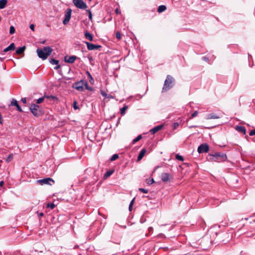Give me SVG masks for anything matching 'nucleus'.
<instances>
[{
    "label": "nucleus",
    "mask_w": 255,
    "mask_h": 255,
    "mask_svg": "<svg viewBox=\"0 0 255 255\" xmlns=\"http://www.w3.org/2000/svg\"><path fill=\"white\" fill-rule=\"evenodd\" d=\"M175 80L171 75H167L164 81L162 92H165L172 88L174 84Z\"/></svg>",
    "instance_id": "1"
},
{
    "label": "nucleus",
    "mask_w": 255,
    "mask_h": 255,
    "mask_svg": "<svg viewBox=\"0 0 255 255\" xmlns=\"http://www.w3.org/2000/svg\"><path fill=\"white\" fill-rule=\"evenodd\" d=\"M209 156L212 157L210 158V159L215 162L224 161H225L227 158L226 154L220 152H215L213 154H210Z\"/></svg>",
    "instance_id": "2"
},
{
    "label": "nucleus",
    "mask_w": 255,
    "mask_h": 255,
    "mask_svg": "<svg viewBox=\"0 0 255 255\" xmlns=\"http://www.w3.org/2000/svg\"><path fill=\"white\" fill-rule=\"evenodd\" d=\"M36 53L39 58L45 60L48 57V46H45L43 48H37Z\"/></svg>",
    "instance_id": "3"
},
{
    "label": "nucleus",
    "mask_w": 255,
    "mask_h": 255,
    "mask_svg": "<svg viewBox=\"0 0 255 255\" xmlns=\"http://www.w3.org/2000/svg\"><path fill=\"white\" fill-rule=\"evenodd\" d=\"M73 2L77 8L85 9L87 7L86 3L82 0H73Z\"/></svg>",
    "instance_id": "4"
},
{
    "label": "nucleus",
    "mask_w": 255,
    "mask_h": 255,
    "mask_svg": "<svg viewBox=\"0 0 255 255\" xmlns=\"http://www.w3.org/2000/svg\"><path fill=\"white\" fill-rule=\"evenodd\" d=\"M84 81L81 80L80 81L75 83L73 85V87L77 90L82 92L84 90Z\"/></svg>",
    "instance_id": "5"
},
{
    "label": "nucleus",
    "mask_w": 255,
    "mask_h": 255,
    "mask_svg": "<svg viewBox=\"0 0 255 255\" xmlns=\"http://www.w3.org/2000/svg\"><path fill=\"white\" fill-rule=\"evenodd\" d=\"M209 150V147L206 143L201 144L198 147L197 151L199 153H207Z\"/></svg>",
    "instance_id": "6"
},
{
    "label": "nucleus",
    "mask_w": 255,
    "mask_h": 255,
    "mask_svg": "<svg viewBox=\"0 0 255 255\" xmlns=\"http://www.w3.org/2000/svg\"><path fill=\"white\" fill-rule=\"evenodd\" d=\"M72 10L70 8L67 9L65 13V18L63 20V23L66 25L69 21L71 16Z\"/></svg>",
    "instance_id": "7"
},
{
    "label": "nucleus",
    "mask_w": 255,
    "mask_h": 255,
    "mask_svg": "<svg viewBox=\"0 0 255 255\" xmlns=\"http://www.w3.org/2000/svg\"><path fill=\"white\" fill-rule=\"evenodd\" d=\"M39 108V106L35 104H32L30 106V110L33 115L35 116H38L39 115L38 112V109Z\"/></svg>",
    "instance_id": "8"
},
{
    "label": "nucleus",
    "mask_w": 255,
    "mask_h": 255,
    "mask_svg": "<svg viewBox=\"0 0 255 255\" xmlns=\"http://www.w3.org/2000/svg\"><path fill=\"white\" fill-rule=\"evenodd\" d=\"M85 43L87 45V49L89 50H93L95 49H98L99 48L101 47V45H95L94 44L88 42H85Z\"/></svg>",
    "instance_id": "9"
},
{
    "label": "nucleus",
    "mask_w": 255,
    "mask_h": 255,
    "mask_svg": "<svg viewBox=\"0 0 255 255\" xmlns=\"http://www.w3.org/2000/svg\"><path fill=\"white\" fill-rule=\"evenodd\" d=\"M49 62L51 65H55L53 67L55 70H57L58 71L60 69L61 66L59 64V60L54 59H51Z\"/></svg>",
    "instance_id": "10"
},
{
    "label": "nucleus",
    "mask_w": 255,
    "mask_h": 255,
    "mask_svg": "<svg viewBox=\"0 0 255 255\" xmlns=\"http://www.w3.org/2000/svg\"><path fill=\"white\" fill-rule=\"evenodd\" d=\"M171 176L169 173H163L161 175V179L163 182H166L170 180Z\"/></svg>",
    "instance_id": "11"
},
{
    "label": "nucleus",
    "mask_w": 255,
    "mask_h": 255,
    "mask_svg": "<svg viewBox=\"0 0 255 255\" xmlns=\"http://www.w3.org/2000/svg\"><path fill=\"white\" fill-rule=\"evenodd\" d=\"M77 58L76 56H66L64 58V60L66 62L68 63H73L75 62Z\"/></svg>",
    "instance_id": "12"
},
{
    "label": "nucleus",
    "mask_w": 255,
    "mask_h": 255,
    "mask_svg": "<svg viewBox=\"0 0 255 255\" xmlns=\"http://www.w3.org/2000/svg\"><path fill=\"white\" fill-rule=\"evenodd\" d=\"M10 106H15L16 108L17 111H18L19 112H22V110L21 108L19 106V105L18 104L17 101L15 99H12V100L11 102V103H10Z\"/></svg>",
    "instance_id": "13"
},
{
    "label": "nucleus",
    "mask_w": 255,
    "mask_h": 255,
    "mask_svg": "<svg viewBox=\"0 0 255 255\" xmlns=\"http://www.w3.org/2000/svg\"><path fill=\"white\" fill-rule=\"evenodd\" d=\"M163 128V125H160L156 126L150 130V132L151 134H154L159 130H161Z\"/></svg>",
    "instance_id": "14"
},
{
    "label": "nucleus",
    "mask_w": 255,
    "mask_h": 255,
    "mask_svg": "<svg viewBox=\"0 0 255 255\" xmlns=\"http://www.w3.org/2000/svg\"><path fill=\"white\" fill-rule=\"evenodd\" d=\"M59 100L56 96H49V104H57Z\"/></svg>",
    "instance_id": "15"
},
{
    "label": "nucleus",
    "mask_w": 255,
    "mask_h": 255,
    "mask_svg": "<svg viewBox=\"0 0 255 255\" xmlns=\"http://www.w3.org/2000/svg\"><path fill=\"white\" fill-rule=\"evenodd\" d=\"M220 116L215 113H211L207 115V119H219Z\"/></svg>",
    "instance_id": "16"
},
{
    "label": "nucleus",
    "mask_w": 255,
    "mask_h": 255,
    "mask_svg": "<svg viewBox=\"0 0 255 255\" xmlns=\"http://www.w3.org/2000/svg\"><path fill=\"white\" fill-rule=\"evenodd\" d=\"M15 48V46L14 43H11L8 47L4 49L3 52H6L8 51L14 50Z\"/></svg>",
    "instance_id": "17"
},
{
    "label": "nucleus",
    "mask_w": 255,
    "mask_h": 255,
    "mask_svg": "<svg viewBox=\"0 0 255 255\" xmlns=\"http://www.w3.org/2000/svg\"><path fill=\"white\" fill-rule=\"evenodd\" d=\"M236 129L241 133H243L244 134H245L246 133V129L243 126H237L236 128Z\"/></svg>",
    "instance_id": "18"
},
{
    "label": "nucleus",
    "mask_w": 255,
    "mask_h": 255,
    "mask_svg": "<svg viewBox=\"0 0 255 255\" xmlns=\"http://www.w3.org/2000/svg\"><path fill=\"white\" fill-rule=\"evenodd\" d=\"M145 152H146V149L145 148H143L141 150V151H140V152L138 155V157H137L138 161H140L143 158Z\"/></svg>",
    "instance_id": "19"
},
{
    "label": "nucleus",
    "mask_w": 255,
    "mask_h": 255,
    "mask_svg": "<svg viewBox=\"0 0 255 255\" xmlns=\"http://www.w3.org/2000/svg\"><path fill=\"white\" fill-rule=\"evenodd\" d=\"M25 46H22V47H19L18 48H17L15 51V53L16 54H18V55H20V54H22L24 50H25Z\"/></svg>",
    "instance_id": "20"
},
{
    "label": "nucleus",
    "mask_w": 255,
    "mask_h": 255,
    "mask_svg": "<svg viewBox=\"0 0 255 255\" xmlns=\"http://www.w3.org/2000/svg\"><path fill=\"white\" fill-rule=\"evenodd\" d=\"M85 36L86 39L89 40L90 41L93 40V35L87 30L85 32Z\"/></svg>",
    "instance_id": "21"
},
{
    "label": "nucleus",
    "mask_w": 255,
    "mask_h": 255,
    "mask_svg": "<svg viewBox=\"0 0 255 255\" xmlns=\"http://www.w3.org/2000/svg\"><path fill=\"white\" fill-rule=\"evenodd\" d=\"M36 182L41 185L44 184H48V178H45L43 179L37 180Z\"/></svg>",
    "instance_id": "22"
},
{
    "label": "nucleus",
    "mask_w": 255,
    "mask_h": 255,
    "mask_svg": "<svg viewBox=\"0 0 255 255\" xmlns=\"http://www.w3.org/2000/svg\"><path fill=\"white\" fill-rule=\"evenodd\" d=\"M7 2V0H0V9L4 8L5 7Z\"/></svg>",
    "instance_id": "23"
},
{
    "label": "nucleus",
    "mask_w": 255,
    "mask_h": 255,
    "mask_svg": "<svg viewBox=\"0 0 255 255\" xmlns=\"http://www.w3.org/2000/svg\"><path fill=\"white\" fill-rule=\"evenodd\" d=\"M166 9V6L164 5H161L158 6L157 9V11L159 13H161L162 12H163Z\"/></svg>",
    "instance_id": "24"
},
{
    "label": "nucleus",
    "mask_w": 255,
    "mask_h": 255,
    "mask_svg": "<svg viewBox=\"0 0 255 255\" xmlns=\"http://www.w3.org/2000/svg\"><path fill=\"white\" fill-rule=\"evenodd\" d=\"M114 171L113 170H110L107 171L104 174V178L105 179L107 178V177L111 176L114 173Z\"/></svg>",
    "instance_id": "25"
},
{
    "label": "nucleus",
    "mask_w": 255,
    "mask_h": 255,
    "mask_svg": "<svg viewBox=\"0 0 255 255\" xmlns=\"http://www.w3.org/2000/svg\"><path fill=\"white\" fill-rule=\"evenodd\" d=\"M44 98H48V96L45 94L44 97H41V98L37 99L36 102V104H40V103H42L44 100Z\"/></svg>",
    "instance_id": "26"
},
{
    "label": "nucleus",
    "mask_w": 255,
    "mask_h": 255,
    "mask_svg": "<svg viewBox=\"0 0 255 255\" xmlns=\"http://www.w3.org/2000/svg\"><path fill=\"white\" fill-rule=\"evenodd\" d=\"M142 138L141 135H138L136 138L133 139L132 141V144H135L136 142L138 141L139 140H140Z\"/></svg>",
    "instance_id": "27"
},
{
    "label": "nucleus",
    "mask_w": 255,
    "mask_h": 255,
    "mask_svg": "<svg viewBox=\"0 0 255 255\" xmlns=\"http://www.w3.org/2000/svg\"><path fill=\"white\" fill-rule=\"evenodd\" d=\"M86 74L88 75V79H89V81L91 83L92 82V81L94 82V79L92 77V76L91 74H90V73L88 71H86Z\"/></svg>",
    "instance_id": "28"
},
{
    "label": "nucleus",
    "mask_w": 255,
    "mask_h": 255,
    "mask_svg": "<svg viewBox=\"0 0 255 255\" xmlns=\"http://www.w3.org/2000/svg\"><path fill=\"white\" fill-rule=\"evenodd\" d=\"M128 107L125 106L122 108L121 109V114L122 115H124L125 114L126 111L127 110Z\"/></svg>",
    "instance_id": "29"
},
{
    "label": "nucleus",
    "mask_w": 255,
    "mask_h": 255,
    "mask_svg": "<svg viewBox=\"0 0 255 255\" xmlns=\"http://www.w3.org/2000/svg\"><path fill=\"white\" fill-rule=\"evenodd\" d=\"M175 158L176 159L178 160H180V161H184V158L181 155H180L179 154H176L175 155Z\"/></svg>",
    "instance_id": "30"
},
{
    "label": "nucleus",
    "mask_w": 255,
    "mask_h": 255,
    "mask_svg": "<svg viewBox=\"0 0 255 255\" xmlns=\"http://www.w3.org/2000/svg\"><path fill=\"white\" fill-rule=\"evenodd\" d=\"M84 86L85 87V88L87 89V90H88L89 91H92V87H90L89 86L87 82L86 81H84Z\"/></svg>",
    "instance_id": "31"
},
{
    "label": "nucleus",
    "mask_w": 255,
    "mask_h": 255,
    "mask_svg": "<svg viewBox=\"0 0 255 255\" xmlns=\"http://www.w3.org/2000/svg\"><path fill=\"white\" fill-rule=\"evenodd\" d=\"M154 182V181L152 178H149L146 180V183L148 185H151Z\"/></svg>",
    "instance_id": "32"
},
{
    "label": "nucleus",
    "mask_w": 255,
    "mask_h": 255,
    "mask_svg": "<svg viewBox=\"0 0 255 255\" xmlns=\"http://www.w3.org/2000/svg\"><path fill=\"white\" fill-rule=\"evenodd\" d=\"M119 158V155L117 154H114L111 158L110 160L111 161H114L117 159Z\"/></svg>",
    "instance_id": "33"
},
{
    "label": "nucleus",
    "mask_w": 255,
    "mask_h": 255,
    "mask_svg": "<svg viewBox=\"0 0 255 255\" xmlns=\"http://www.w3.org/2000/svg\"><path fill=\"white\" fill-rule=\"evenodd\" d=\"M15 32V28L13 26H11L9 28V33L11 34Z\"/></svg>",
    "instance_id": "34"
},
{
    "label": "nucleus",
    "mask_w": 255,
    "mask_h": 255,
    "mask_svg": "<svg viewBox=\"0 0 255 255\" xmlns=\"http://www.w3.org/2000/svg\"><path fill=\"white\" fill-rule=\"evenodd\" d=\"M116 36L117 38L120 40L121 39V33L119 31H117L116 33Z\"/></svg>",
    "instance_id": "35"
},
{
    "label": "nucleus",
    "mask_w": 255,
    "mask_h": 255,
    "mask_svg": "<svg viewBox=\"0 0 255 255\" xmlns=\"http://www.w3.org/2000/svg\"><path fill=\"white\" fill-rule=\"evenodd\" d=\"M87 12L88 13L89 18L90 20H92V14L90 10H87Z\"/></svg>",
    "instance_id": "36"
},
{
    "label": "nucleus",
    "mask_w": 255,
    "mask_h": 255,
    "mask_svg": "<svg viewBox=\"0 0 255 255\" xmlns=\"http://www.w3.org/2000/svg\"><path fill=\"white\" fill-rule=\"evenodd\" d=\"M139 191H140L141 192H142L144 193H147L148 192L147 189L141 188H139Z\"/></svg>",
    "instance_id": "37"
},
{
    "label": "nucleus",
    "mask_w": 255,
    "mask_h": 255,
    "mask_svg": "<svg viewBox=\"0 0 255 255\" xmlns=\"http://www.w3.org/2000/svg\"><path fill=\"white\" fill-rule=\"evenodd\" d=\"M73 108L75 110H77L79 109V107L77 105V103L76 101H74L73 103Z\"/></svg>",
    "instance_id": "38"
},
{
    "label": "nucleus",
    "mask_w": 255,
    "mask_h": 255,
    "mask_svg": "<svg viewBox=\"0 0 255 255\" xmlns=\"http://www.w3.org/2000/svg\"><path fill=\"white\" fill-rule=\"evenodd\" d=\"M197 115H198V111H196L191 115V117L190 119H192V118H193L196 117L197 116Z\"/></svg>",
    "instance_id": "39"
},
{
    "label": "nucleus",
    "mask_w": 255,
    "mask_h": 255,
    "mask_svg": "<svg viewBox=\"0 0 255 255\" xmlns=\"http://www.w3.org/2000/svg\"><path fill=\"white\" fill-rule=\"evenodd\" d=\"M179 126V123L176 122L173 124L172 127H173V129H176L177 127H178Z\"/></svg>",
    "instance_id": "40"
},
{
    "label": "nucleus",
    "mask_w": 255,
    "mask_h": 255,
    "mask_svg": "<svg viewBox=\"0 0 255 255\" xmlns=\"http://www.w3.org/2000/svg\"><path fill=\"white\" fill-rule=\"evenodd\" d=\"M249 135L250 136H253L255 135V129L252 130L250 131Z\"/></svg>",
    "instance_id": "41"
},
{
    "label": "nucleus",
    "mask_w": 255,
    "mask_h": 255,
    "mask_svg": "<svg viewBox=\"0 0 255 255\" xmlns=\"http://www.w3.org/2000/svg\"><path fill=\"white\" fill-rule=\"evenodd\" d=\"M55 207V205L54 203H49V208H50L51 209H54Z\"/></svg>",
    "instance_id": "42"
},
{
    "label": "nucleus",
    "mask_w": 255,
    "mask_h": 255,
    "mask_svg": "<svg viewBox=\"0 0 255 255\" xmlns=\"http://www.w3.org/2000/svg\"><path fill=\"white\" fill-rule=\"evenodd\" d=\"M12 158V156L11 155H9L8 156V157H7V159H6V161L7 162H9Z\"/></svg>",
    "instance_id": "43"
},
{
    "label": "nucleus",
    "mask_w": 255,
    "mask_h": 255,
    "mask_svg": "<svg viewBox=\"0 0 255 255\" xmlns=\"http://www.w3.org/2000/svg\"><path fill=\"white\" fill-rule=\"evenodd\" d=\"M34 26H34V25L33 24H31L30 25V26H29V27H30V28L32 30L34 31Z\"/></svg>",
    "instance_id": "44"
},
{
    "label": "nucleus",
    "mask_w": 255,
    "mask_h": 255,
    "mask_svg": "<svg viewBox=\"0 0 255 255\" xmlns=\"http://www.w3.org/2000/svg\"><path fill=\"white\" fill-rule=\"evenodd\" d=\"M21 101L24 104H25L26 103V98H21Z\"/></svg>",
    "instance_id": "45"
},
{
    "label": "nucleus",
    "mask_w": 255,
    "mask_h": 255,
    "mask_svg": "<svg viewBox=\"0 0 255 255\" xmlns=\"http://www.w3.org/2000/svg\"><path fill=\"white\" fill-rule=\"evenodd\" d=\"M153 231V229L152 227H150L148 228L149 234L152 233Z\"/></svg>",
    "instance_id": "46"
},
{
    "label": "nucleus",
    "mask_w": 255,
    "mask_h": 255,
    "mask_svg": "<svg viewBox=\"0 0 255 255\" xmlns=\"http://www.w3.org/2000/svg\"><path fill=\"white\" fill-rule=\"evenodd\" d=\"M50 182H52L53 183H54V181L51 178L49 177V185H51V183Z\"/></svg>",
    "instance_id": "47"
},
{
    "label": "nucleus",
    "mask_w": 255,
    "mask_h": 255,
    "mask_svg": "<svg viewBox=\"0 0 255 255\" xmlns=\"http://www.w3.org/2000/svg\"><path fill=\"white\" fill-rule=\"evenodd\" d=\"M0 124H2V116L0 113Z\"/></svg>",
    "instance_id": "48"
},
{
    "label": "nucleus",
    "mask_w": 255,
    "mask_h": 255,
    "mask_svg": "<svg viewBox=\"0 0 255 255\" xmlns=\"http://www.w3.org/2000/svg\"><path fill=\"white\" fill-rule=\"evenodd\" d=\"M52 51V49L50 47H49V55H50L51 54Z\"/></svg>",
    "instance_id": "49"
},
{
    "label": "nucleus",
    "mask_w": 255,
    "mask_h": 255,
    "mask_svg": "<svg viewBox=\"0 0 255 255\" xmlns=\"http://www.w3.org/2000/svg\"><path fill=\"white\" fill-rule=\"evenodd\" d=\"M134 198H133V199L131 201V202H130V204H129V205H130V206H132V205H133V203H134Z\"/></svg>",
    "instance_id": "50"
},
{
    "label": "nucleus",
    "mask_w": 255,
    "mask_h": 255,
    "mask_svg": "<svg viewBox=\"0 0 255 255\" xmlns=\"http://www.w3.org/2000/svg\"><path fill=\"white\" fill-rule=\"evenodd\" d=\"M132 206H130V205H129L128 209H129V211H131L132 210Z\"/></svg>",
    "instance_id": "51"
},
{
    "label": "nucleus",
    "mask_w": 255,
    "mask_h": 255,
    "mask_svg": "<svg viewBox=\"0 0 255 255\" xmlns=\"http://www.w3.org/2000/svg\"><path fill=\"white\" fill-rule=\"evenodd\" d=\"M46 40H40L39 43L41 44H44Z\"/></svg>",
    "instance_id": "52"
},
{
    "label": "nucleus",
    "mask_w": 255,
    "mask_h": 255,
    "mask_svg": "<svg viewBox=\"0 0 255 255\" xmlns=\"http://www.w3.org/2000/svg\"><path fill=\"white\" fill-rule=\"evenodd\" d=\"M3 184H4L3 181H1L0 182V187H2V186H3Z\"/></svg>",
    "instance_id": "53"
},
{
    "label": "nucleus",
    "mask_w": 255,
    "mask_h": 255,
    "mask_svg": "<svg viewBox=\"0 0 255 255\" xmlns=\"http://www.w3.org/2000/svg\"><path fill=\"white\" fill-rule=\"evenodd\" d=\"M44 207H45L46 208H48V203H44Z\"/></svg>",
    "instance_id": "54"
},
{
    "label": "nucleus",
    "mask_w": 255,
    "mask_h": 255,
    "mask_svg": "<svg viewBox=\"0 0 255 255\" xmlns=\"http://www.w3.org/2000/svg\"><path fill=\"white\" fill-rule=\"evenodd\" d=\"M43 213H39V215H38V216H39V217L43 216Z\"/></svg>",
    "instance_id": "55"
},
{
    "label": "nucleus",
    "mask_w": 255,
    "mask_h": 255,
    "mask_svg": "<svg viewBox=\"0 0 255 255\" xmlns=\"http://www.w3.org/2000/svg\"><path fill=\"white\" fill-rule=\"evenodd\" d=\"M203 58V59H204V60H206H206H207L208 59V58H207V57H204Z\"/></svg>",
    "instance_id": "56"
},
{
    "label": "nucleus",
    "mask_w": 255,
    "mask_h": 255,
    "mask_svg": "<svg viewBox=\"0 0 255 255\" xmlns=\"http://www.w3.org/2000/svg\"><path fill=\"white\" fill-rule=\"evenodd\" d=\"M115 11H116V12L117 13H119V10H118V8H117V9H116V10H115Z\"/></svg>",
    "instance_id": "57"
},
{
    "label": "nucleus",
    "mask_w": 255,
    "mask_h": 255,
    "mask_svg": "<svg viewBox=\"0 0 255 255\" xmlns=\"http://www.w3.org/2000/svg\"><path fill=\"white\" fill-rule=\"evenodd\" d=\"M195 127H196V126H191V127H190V128H195Z\"/></svg>",
    "instance_id": "58"
},
{
    "label": "nucleus",
    "mask_w": 255,
    "mask_h": 255,
    "mask_svg": "<svg viewBox=\"0 0 255 255\" xmlns=\"http://www.w3.org/2000/svg\"><path fill=\"white\" fill-rule=\"evenodd\" d=\"M89 59H90V60H92V57H91L90 58H89Z\"/></svg>",
    "instance_id": "59"
}]
</instances>
